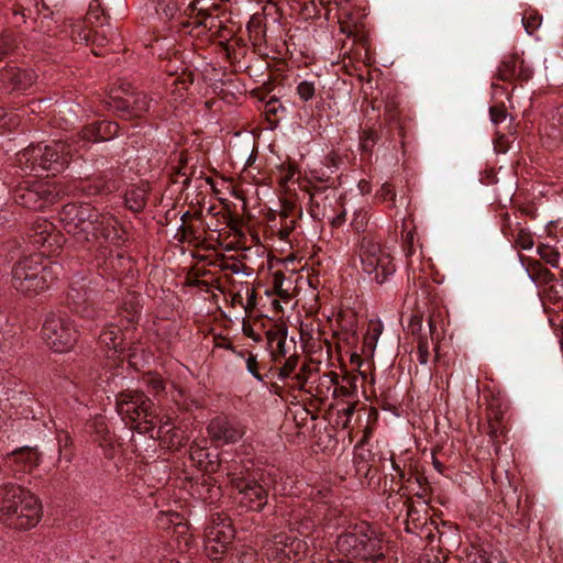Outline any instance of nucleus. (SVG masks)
I'll return each instance as SVG.
<instances>
[{
    "mask_svg": "<svg viewBox=\"0 0 563 563\" xmlns=\"http://www.w3.org/2000/svg\"><path fill=\"white\" fill-rule=\"evenodd\" d=\"M30 244L34 247H43L41 254L23 256L12 269L14 288L25 295H36L49 287V284L58 277L62 266L55 262H43L42 255L54 252L59 246V235L55 232L53 223L44 219H37L32 228Z\"/></svg>",
    "mask_w": 563,
    "mask_h": 563,
    "instance_id": "f257e3e1",
    "label": "nucleus"
},
{
    "mask_svg": "<svg viewBox=\"0 0 563 563\" xmlns=\"http://www.w3.org/2000/svg\"><path fill=\"white\" fill-rule=\"evenodd\" d=\"M59 219L65 232L79 242L104 240L113 244L124 241V232L109 213H99L88 203L66 205Z\"/></svg>",
    "mask_w": 563,
    "mask_h": 563,
    "instance_id": "f03ea898",
    "label": "nucleus"
},
{
    "mask_svg": "<svg viewBox=\"0 0 563 563\" xmlns=\"http://www.w3.org/2000/svg\"><path fill=\"white\" fill-rule=\"evenodd\" d=\"M289 533L282 532L266 548L272 563H299L311 555L307 539L313 527L309 519L301 518V511H294L287 520Z\"/></svg>",
    "mask_w": 563,
    "mask_h": 563,
    "instance_id": "7ed1b4c3",
    "label": "nucleus"
},
{
    "mask_svg": "<svg viewBox=\"0 0 563 563\" xmlns=\"http://www.w3.org/2000/svg\"><path fill=\"white\" fill-rule=\"evenodd\" d=\"M41 516V504L32 493L15 485L0 487L1 522L14 529L26 530L35 527Z\"/></svg>",
    "mask_w": 563,
    "mask_h": 563,
    "instance_id": "20e7f679",
    "label": "nucleus"
},
{
    "mask_svg": "<svg viewBox=\"0 0 563 563\" xmlns=\"http://www.w3.org/2000/svg\"><path fill=\"white\" fill-rule=\"evenodd\" d=\"M335 547L346 558L374 563L382 561L389 549L384 536L366 523L339 536Z\"/></svg>",
    "mask_w": 563,
    "mask_h": 563,
    "instance_id": "39448f33",
    "label": "nucleus"
},
{
    "mask_svg": "<svg viewBox=\"0 0 563 563\" xmlns=\"http://www.w3.org/2000/svg\"><path fill=\"white\" fill-rule=\"evenodd\" d=\"M71 151V145L64 142H55L53 145H32L18 153L16 163L20 169L27 174L55 175L66 167Z\"/></svg>",
    "mask_w": 563,
    "mask_h": 563,
    "instance_id": "423d86ee",
    "label": "nucleus"
},
{
    "mask_svg": "<svg viewBox=\"0 0 563 563\" xmlns=\"http://www.w3.org/2000/svg\"><path fill=\"white\" fill-rule=\"evenodd\" d=\"M117 411L122 419L136 423L141 433L154 431L159 416L155 412L152 401L142 393L124 391L117 397Z\"/></svg>",
    "mask_w": 563,
    "mask_h": 563,
    "instance_id": "0eeeda50",
    "label": "nucleus"
},
{
    "mask_svg": "<svg viewBox=\"0 0 563 563\" xmlns=\"http://www.w3.org/2000/svg\"><path fill=\"white\" fill-rule=\"evenodd\" d=\"M360 260L364 273L379 284L386 282L396 271L388 250L371 236H364L361 242Z\"/></svg>",
    "mask_w": 563,
    "mask_h": 563,
    "instance_id": "6e6552de",
    "label": "nucleus"
},
{
    "mask_svg": "<svg viewBox=\"0 0 563 563\" xmlns=\"http://www.w3.org/2000/svg\"><path fill=\"white\" fill-rule=\"evenodd\" d=\"M360 260L364 273L379 284L386 282L396 271L388 250L371 236H364L361 242Z\"/></svg>",
    "mask_w": 563,
    "mask_h": 563,
    "instance_id": "1a4fd4ad",
    "label": "nucleus"
},
{
    "mask_svg": "<svg viewBox=\"0 0 563 563\" xmlns=\"http://www.w3.org/2000/svg\"><path fill=\"white\" fill-rule=\"evenodd\" d=\"M76 333L69 318L56 313L48 314L42 328V338L46 345L57 353L67 352L74 346Z\"/></svg>",
    "mask_w": 563,
    "mask_h": 563,
    "instance_id": "9d476101",
    "label": "nucleus"
},
{
    "mask_svg": "<svg viewBox=\"0 0 563 563\" xmlns=\"http://www.w3.org/2000/svg\"><path fill=\"white\" fill-rule=\"evenodd\" d=\"M227 476L236 490L235 499L245 509L261 510L267 503V494L265 488L256 481H251L243 475L242 471H238L235 466L227 467Z\"/></svg>",
    "mask_w": 563,
    "mask_h": 563,
    "instance_id": "9b49d317",
    "label": "nucleus"
},
{
    "mask_svg": "<svg viewBox=\"0 0 563 563\" xmlns=\"http://www.w3.org/2000/svg\"><path fill=\"white\" fill-rule=\"evenodd\" d=\"M234 538V529L230 519L218 515L212 518L211 523L207 528L205 550L207 555L218 561L228 551Z\"/></svg>",
    "mask_w": 563,
    "mask_h": 563,
    "instance_id": "f8f14e48",
    "label": "nucleus"
},
{
    "mask_svg": "<svg viewBox=\"0 0 563 563\" xmlns=\"http://www.w3.org/2000/svg\"><path fill=\"white\" fill-rule=\"evenodd\" d=\"M14 201L29 209H43L55 201V195L49 186L36 183L32 187H20L14 192Z\"/></svg>",
    "mask_w": 563,
    "mask_h": 563,
    "instance_id": "ddd939ff",
    "label": "nucleus"
},
{
    "mask_svg": "<svg viewBox=\"0 0 563 563\" xmlns=\"http://www.w3.org/2000/svg\"><path fill=\"white\" fill-rule=\"evenodd\" d=\"M208 434L217 442L235 443L244 435V427L227 417H217L208 424Z\"/></svg>",
    "mask_w": 563,
    "mask_h": 563,
    "instance_id": "4468645a",
    "label": "nucleus"
},
{
    "mask_svg": "<svg viewBox=\"0 0 563 563\" xmlns=\"http://www.w3.org/2000/svg\"><path fill=\"white\" fill-rule=\"evenodd\" d=\"M110 99V107L128 118L140 117L147 112L152 101L144 93H129L124 97L111 96Z\"/></svg>",
    "mask_w": 563,
    "mask_h": 563,
    "instance_id": "2eb2a0df",
    "label": "nucleus"
},
{
    "mask_svg": "<svg viewBox=\"0 0 563 563\" xmlns=\"http://www.w3.org/2000/svg\"><path fill=\"white\" fill-rule=\"evenodd\" d=\"M498 76L503 80L515 78L527 80L531 77V70L518 55H511L501 62L498 67Z\"/></svg>",
    "mask_w": 563,
    "mask_h": 563,
    "instance_id": "dca6fc26",
    "label": "nucleus"
},
{
    "mask_svg": "<svg viewBox=\"0 0 563 563\" xmlns=\"http://www.w3.org/2000/svg\"><path fill=\"white\" fill-rule=\"evenodd\" d=\"M161 417L157 423L159 424L156 429L154 426V431H151V438H159L164 443H167L172 448H178L183 445L184 435L178 430H174L170 428L169 418Z\"/></svg>",
    "mask_w": 563,
    "mask_h": 563,
    "instance_id": "f3484780",
    "label": "nucleus"
},
{
    "mask_svg": "<svg viewBox=\"0 0 563 563\" xmlns=\"http://www.w3.org/2000/svg\"><path fill=\"white\" fill-rule=\"evenodd\" d=\"M190 457L198 465V467L207 473H213L219 467H221L222 471L227 473V467L229 466H222V464L218 463L216 460L217 456L212 455L206 448L199 446L198 444L191 446Z\"/></svg>",
    "mask_w": 563,
    "mask_h": 563,
    "instance_id": "a211bd4d",
    "label": "nucleus"
},
{
    "mask_svg": "<svg viewBox=\"0 0 563 563\" xmlns=\"http://www.w3.org/2000/svg\"><path fill=\"white\" fill-rule=\"evenodd\" d=\"M124 340L125 334H123L121 327L113 323H109L99 336L100 343L112 351L113 354L125 350L123 347Z\"/></svg>",
    "mask_w": 563,
    "mask_h": 563,
    "instance_id": "6ab92c4d",
    "label": "nucleus"
},
{
    "mask_svg": "<svg viewBox=\"0 0 563 563\" xmlns=\"http://www.w3.org/2000/svg\"><path fill=\"white\" fill-rule=\"evenodd\" d=\"M118 124L111 121H102L95 128H88L84 137L93 142L107 141L118 134Z\"/></svg>",
    "mask_w": 563,
    "mask_h": 563,
    "instance_id": "aec40b11",
    "label": "nucleus"
},
{
    "mask_svg": "<svg viewBox=\"0 0 563 563\" xmlns=\"http://www.w3.org/2000/svg\"><path fill=\"white\" fill-rule=\"evenodd\" d=\"M3 77L12 82L13 89L25 90L35 81V74L32 70L9 69Z\"/></svg>",
    "mask_w": 563,
    "mask_h": 563,
    "instance_id": "412c9836",
    "label": "nucleus"
},
{
    "mask_svg": "<svg viewBox=\"0 0 563 563\" xmlns=\"http://www.w3.org/2000/svg\"><path fill=\"white\" fill-rule=\"evenodd\" d=\"M383 323L380 321L371 320L367 332L364 336V351L373 353L378 339L383 332Z\"/></svg>",
    "mask_w": 563,
    "mask_h": 563,
    "instance_id": "4be33fe9",
    "label": "nucleus"
},
{
    "mask_svg": "<svg viewBox=\"0 0 563 563\" xmlns=\"http://www.w3.org/2000/svg\"><path fill=\"white\" fill-rule=\"evenodd\" d=\"M324 166L325 168L317 166L311 167V177L319 181L328 180L330 174L333 173L339 167L336 156L334 154H331L328 157H325Z\"/></svg>",
    "mask_w": 563,
    "mask_h": 563,
    "instance_id": "5701e85b",
    "label": "nucleus"
},
{
    "mask_svg": "<svg viewBox=\"0 0 563 563\" xmlns=\"http://www.w3.org/2000/svg\"><path fill=\"white\" fill-rule=\"evenodd\" d=\"M145 189L132 187L125 192V205L134 212L141 211L145 206Z\"/></svg>",
    "mask_w": 563,
    "mask_h": 563,
    "instance_id": "b1692460",
    "label": "nucleus"
},
{
    "mask_svg": "<svg viewBox=\"0 0 563 563\" xmlns=\"http://www.w3.org/2000/svg\"><path fill=\"white\" fill-rule=\"evenodd\" d=\"M482 563H506L501 551L492 549L490 545L481 550Z\"/></svg>",
    "mask_w": 563,
    "mask_h": 563,
    "instance_id": "393cba45",
    "label": "nucleus"
},
{
    "mask_svg": "<svg viewBox=\"0 0 563 563\" xmlns=\"http://www.w3.org/2000/svg\"><path fill=\"white\" fill-rule=\"evenodd\" d=\"M538 254L549 263L552 267H558L560 263V255L552 247L542 245L538 247Z\"/></svg>",
    "mask_w": 563,
    "mask_h": 563,
    "instance_id": "a878e982",
    "label": "nucleus"
},
{
    "mask_svg": "<svg viewBox=\"0 0 563 563\" xmlns=\"http://www.w3.org/2000/svg\"><path fill=\"white\" fill-rule=\"evenodd\" d=\"M314 92H316L314 85L310 81L305 80V81L299 82V85L297 86V93L305 101L311 100L314 96Z\"/></svg>",
    "mask_w": 563,
    "mask_h": 563,
    "instance_id": "bb28decb",
    "label": "nucleus"
},
{
    "mask_svg": "<svg viewBox=\"0 0 563 563\" xmlns=\"http://www.w3.org/2000/svg\"><path fill=\"white\" fill-rule=\"evenodd\" d=\"M522 24L526 29V32L529 35H532L536 30H538L541 25V16L538 14H530L522 18Z\"/></svg>",
    "mask_w": 563,
    "mask_h": 563,
    "instance_id": "cd10ccee",
    "label": "nucleus"
},
{
    "mask_svg": "<svg viewBox=\"0 0 563 563\" xmlns=\"http://www.w3.org/2000/svg\"><path fill=\"white\" fill-rule=\"evenodd\" d=\"M185 4L186 0H168V2L164 4L163 12L167 18H173Z\"/></svg>",
    "mask_w": 563,
    "mask_h": 563,
    "instance_id": "c85d7f7f",
    "label": "nucleus"
},
{
    "mask_svg": "<svg viewBox=\"0 0 563 563\" xmlns=\"http://www.w3.org/2000/svg\"><path fill=\"white\" fill-rule=\"evenodd\" d=\"M246 363V369L247 372L258 382L263 380L262 375L257 371V360L256 356L253 354H250L245 361Z\"/></svg>",
    "mask_w": 563,
    "mask_h": 563,
    "instance_id": "c756f323",
    "label": "nucleus"
},
{
    "mask_svg": "<svg viewBox=\"0 0 563 563\" xmlns=\"http://www.w3.org/2000/svg\"><path fill=\"white\" fill-rule=\"evenodd\" d=\"M367 223V216L364 211H358L354 213V218L352 220V225L355 228V230H364L365 225Z\"/></svg>",
    "mask_w": 563,
    "mask_h": 563,
    "instance_id": "7c9ffc66",
    "label": "nucleus"
},
{
    "mask_svg": "<svg viewBox=\"0 0 563 563\" xmlns=\"http://www.w3.org/2000/svg\"><path fill=\"white\" fill-rule=\"evenodd\" d=\"M100 4H99V0H92L89 4V13H88V16H89V20H99L100 18Z\"/></svg>",
    "mask_w": 563,
    "mask_h": 563,
    "instance_id": "2f4dec72",
    "label": "nucleus"
},
{
    "mask_svg": "<svg viewBox=\"0 0 563 563\" xmlns=\"http://www.w3.org/2000/svg\"><path fill=\"white\" fill-rule=\"evenodd\" d=\"M124 319L128 323H132L139 316V309L136 306L131 305V308H125Z\"/></svg>",
    "mask_w": 563,
    "mask_h": 563,
    "instance_id": "473e14b6",
    "label": "nucleus"
},
{
    "mask_svg": "<svg viewBox=\"0 0 563 563\" xmlns=\"http://www.w3.org/2000/svg\"><path fill=\"white\" fill-rule=\"evenodd\" d=\"M76 313L80 314L82 318H93L95 310L90 307H76L75 308Z\"/></svg>",
    "mask_w": 563,
    "mask_h": 563,
    "instance_id": "72a5a7b5",
    "label": "nucleus"
},
{
    "mask_svg": "<svg viewBox=\"0 0 563 563\" xmlns=\"http://www.w3.org/2000/svg\"><path fill=\"white\" fill-rule=\"evenodd\" d=\"M419 362L421 364H427V362H428V347H427V345H423V344L419 345Z\"/></svg>",
    "mask_w": 563,
    "mask_h": 563,
    "instance_id": "f704fd0d",
    "label": "nucleus"
},
{
    "mask_svg": "<svg viewBox=\"0 0 563 563\" xmlns=\"http://www.w3.org/2000/svg\"><path fill=\"white\" fill-rule=\"evenodd\" d=\"M379 196L384 199H387L388 197L394 198L395 194L393 192L389 185H383L380 188Z\"/></svg>",
    "mask_w": 563,
    "mask_h": 563,
    "instance_id": "c9c22d12",
    "label": "nucleus"
},
{
    "mask_svg": "<svg viewBox=\"0 0 563 563\" xmlns=\"http://www.w3.org/2000/svg\"><path fill=\"white\" fill-rule=\"evenodd\" d=\"M12 119L8 118V114L0 109V128H4L11 124Z\"/></svg>",
    "mask_w": 563,
    "mask_h": 563,
    "instance_id": "e433bc0d",
    "label": "nucleus"
},
{
    "mask_svg": "<svg viewBox=\"0 0 563 563\" xmlns=\"http://www.w3.org/2000/svg\"><path fill=\"white\" fill-rule=\"evenodd\" d=\"M344 221H345V211H343L340 214H338L336 217H334L332 219V224L334 227H340L342 223H344Z\"/></svg>",
    "mask_w": 563,
    "mask_h": 563,
    "instance_id": "4c0bfd02",
    "label": "nucleus"
},
{
    "mask_svg": "<svg viewBox=\"0 0 563 563\" xmlns=\"http://www.w3.org/2000/svg\"><path fill=\"white\" fill-rule=\"evenodd\" d=\"M135 350L136 349H130L129 352H128L129 361L133 365L137 364Z\"/></svg>",
    "mask_w": 563,
    "mask_h": 563,
    "instance_id": "58836bf2",
    "label": "nucleus"
},
{
    "mask_svg": "<svg viewBox=\"0 0 563 563\" xmlns=\"http://www.w3.org/2000/svg\"><path fill=\"white\" fill-rule=\"evenodd\" d=\"M153 388L156 390L163 389L164 388L163 382L159 379L154 380Z\"/></svg>",
    "mask_w": 563,
    "mask_h": 563,
    "instance_id": "ea45409f",
    "label": "nucleus"
},
{
    "mask_svg": "<svg viewBox=\"0 0 563 563\" xmlns=\"http://www.w3.org/2000/svg\"><path fill=\"white\" fill-rule=\"evenodd\" d=\"M24 455H27V457H30L31 455H34V453L31 451L20 452L16 456V460L21 461L22 459H24Z\"/></svg>",
    "mask_w": 563,
    "mask_h": 563,
    "instance_id": "a19ab883",
    "label": "nucleus"
},
{
    "mask_svg": "<svg viewBox=\"0 0 563 563\" xmlns=\"http://www.w3.org/2000/svg\"><path fill=\"white\" fill-rule=\"evenodd\" d=\"M64 108H67V110H68L69 112H73V113H74V115L76 117L75 108H78L77 106L65 103V104H64Z\"/></svg>",
    "mask_w": 563,
    "mask_h": 563,
    "instance_id": "79ce46f5",
    "label": "nucleus"
},
{
    "mask_svg": "<svg viewBox=\"0 0 563 563\" xmlns=\"http://www.w3.org/2000/svg\"><path fill=\"white\" fill-rule=\"evenodd\" d=\"M159 563H179V562H175L174 560H170V559H164Z\"/></svg>",
    "mask_w": 563,
    "mask_h": 563,
    "instance_id": "37998d69",
    "label": "nucleus"
},
{
    "mask_svg": "<svg viewBox=\"0 0 563 563\" xmlns=\"http://www.w3.org/2000/svg\"><path fill=\"white\" fill-rule=\"evenodd\" d=\"M173 518L170 519L172 522H174L175 525L179 526L178 522H176V519H178V515H172Z\"/></svg>",
    "mask_w": 563,
    "mask_h": 563,
    "instance_id": "c03bdc74",
    "label": "nucleus"
},
{
    "mask_svg": "<svg viewBox=\"0 0 563 563\" xmlns=\"http://www.w3.org/2000/svg\"><path fill=\"white\" fill-rule=\"evenodd\" d=\"M7 48L2 47V42H0V55L5 54Z\"/></svg>",
    "mask_w": 563,
    "mask_h": 563,
    "instance_id": "a18cd8bd",
    "label": "nucleus"
},
{
    "mask_svg": "<svg viewBox=\"0 0 563 563\" xmlns=\"http://www.w3.org/2000/svg\"><path fill=\"white\" fill-rule=\"evenodd\" d=\"M407 240H409L410 242H412V234L409 232L407 233V236H406Z\"/></svg>",
    "mask_w": 563,
    "mask_h": 563,
    "instance_id": "49530a36",
    "label": "nucleus"
},
{
    "mask_svg": "<svg viewBox=\"0 0 563 563\" xmlns=\"http://www.w3.org/2000/svg\"><path fill=\"white\" fill-rule=\"evenodd\" d=\"M5 271L0 269V279L5 275Z\"/></svg>",
    "mask_w": 563,
    "mask_h": 563,
    "instance_id": "de8ad7c7",
    "label": "nucleus"
},
{
    "mask_svg": "<svg viewBox=\"0 0 563 563\" xmlns=\"http://www.w3.org/2000/svg\"><path fill=\"white\" fill-rule=\"evenodd\" d=\"M352 412H353V407H350V408L347 409V413H349V415H352Z\"/></svg>",
    "mask_w": 563,
    "mask_h": 563,
    "instance_id": "09e8293b",
    "label": "nucleus"
},
{
    "mask_svg": "<svg viewBox=\"0 0 563 563\" xmlns=\"http://www.w3.org/2000/svg\"><path fill=\"white\" fill-rule=\"evenodd\" d=\"M187 8L192 9V8H194V2H190V3L187 5Z\"/></svg>",
    "mask_w": 563,
    "mask_h": 563,
    "instance_id": "8fccbe9b",
    "label": "nucleus"
},
{
    "mask_svg": "<svg viewBox=\"0 0 563 563\" xmlns=\"http://www.w3.org/2000/svg\"><path fill=\"white\" fill-rule=\"evenodd\" d=\"M531 245H532V243H531V242L529 243V245L525 244V245H523V249H528V247H530Z\"/></svg>",
    "mask_w": 563,
    "mask_h": 563,
    "instance_id": "3c124183",
    "label": "nucleus"
}]
</instances>
